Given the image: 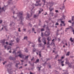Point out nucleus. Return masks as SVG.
I'll return each mask as SVG.
<instances>
[{"instance_id":"9b49d317","label":"nucleus","mask_w":74,"mask_h":74,"mask_svg":"<svg viewBox=\"0 0 74 74\" xmlns=\"http://www.w3.org/2000/svg\"><path fill=\"white\" fill-rule=\"evenodd\" d=\"M42 41L44 43V45L47 44V43L46 42V40H45V39H43Z\"/></svg>"},{"instance_id":"c9c22d12","label":"nucleus","mask_w":74,"mask_h":74,"mask_svg":"<svg viewBox=\"0 0 74 74\" xmlns=\"http://www.w3.org/2000/svg\"><path fill=\"white\" fill-rule=\"evenodd\" d=\"M10 48H11V47L9 46L8 47V51L9 49H10Z\"/></svg>"},{"instance_id":"c03bdc74","label":"nucleus","mask_w":74,"mask_h":74,"mask_svg":"<svg viewBox=\"0 0 74 74\" xmlns=\"http://www.w3.org/2000/svg\"><path fill=\"white\" fill-rule=\"evenodd\" d=\"M55 12H58V10H55Z\"/></svg>"},{"instance_id":"7ed1b4c3","label":"nucleus","mask_w":74,"mask_h":74,"mask_svg":"<svg viewBox=\"0 0 74 74\" xmlns=\"http://www.w3.org/2000/svg\"><path fill=\"white\" fill-rule=\"evenodd\" d=\"M50 34L51 33H50V32L46 31L45 33V36L47 37V36H49Z\"/></svg>"},{"instance_id":"4468645a","label":"nucleus","mask_w":74,"mask_h":74,"mask_svg":"<svg viewBox=\"0 0 74 74\" xmlns=\"http://www.w3.org/2000/svg\"><path fill=\"white\" fill-rule=\"evenodd\" d=\"M53 2H51V3H49V6H50V7H51V6H52V5H53Z\"/></svg>"},{"instance_id":"f03ea898","label":"nucleus","mask_w":74,"mask_h":74,"mask_svg":"<svg viewBox=\"0 0 74 74\" xmlns=\"http://www.w3.org/2000/svg\"><path fill=\"white\" fill-rule=\"evenodd\" d=\"M40 0L36 1V3L35 5V6H38V5H39V6H41V5L42 4H40Z\"/></svg>"},{"instance_id":"4be33fe9","label":"nucleus","mask_w":74,"mask_h":74,"mask_svg":"<svg viewBox=\"0 0 74 74\" xmlns=\"http://www.w3.org/2000/svg\"><path fill=\"white\" fill-rule=\"evenodd\" d=\"M19 64V62H18V63H16V65H15V67H17V68H18V64Z\"/></svg>"},{"instance_id":"393cba45","label":"nucleus","mask_w":74,"mask_h":74,"mask_svg":"<svg viewBox=\"0 0 74 74\" xmlns=\"http://www.w3.org/2000/svg\"><path fill=\"white\" fill-rule=\"evenodd\" d=\"M32 46L34 48V47H35V44H33V43L32 42Z\"/></svg>"},{"instance_id":"9d476101","label":"nucleus","mask_w":74,"mask_h":74,"mask_svg":"<svg viewBox=\"0 0 74 74\" xmlns=\"http://www.w3.org/2000/svg\"><path fill=\"white\" fill-rule=\"evenodd\" d=\"M30 16L29 15V14L27 13V15L26 19H29V18H30Z\"/></svg>"},{"instance_id":"8fccbe9b","label":"nucleus","mask_w":74,"mask_h":74,"mask_svg":"<svg viewBox=\"0 0 74 74\" xmlns=\"http://www.w3.org/2000/svg\"><path fill=\"white\" fill-rule=\"evenodd\" d=\"M59 56V55H57V56H56L55 58H57V57H58Z\"/></svg>"},{"instance_id":"4c0bfd02","label":"nucleus","mask_w":74,"mask_h":74,"mask_svg":"<svg viewBox=\"0 0 74 74\" xmlns=\"http://www.w3.org/2000/svg\"><path fill=\"white\" fill-rule=\"evenodd\" d=\"M29 25L31 27H32V24H30V23H29Z\"/></svg>"},{"instance_id":"aec40b11","label":"nucleus","mask_w":74,"mask_h":74,"mask_svg":"<svg viewBox=\"0 0 74 74\" xmlns=\"http://www.w3.org/2000/svg\"><path fill=\"white\" fill-rule=\"evenodd\" d=\"M39 62V59H38L36 60V61L35 62V63H36V64L37 63H38Z\"/></svg>"},{"instance_id":"69168bd1","label":"nucleus","mask_w":74,"mask_h":74,"mask_svg":"<svg viewBox=\"0 0 74 74\" xmlns=\"http://www.w3.org/2000/svg\"><path fill=\"white\" fill-rule=\"evenodd\" d=\"M21 62H23L24 61L23 60H21Z\"/></svg>"},{"instance_id":"4d7b16f0","label":"nucleus","mask_w":74,"mask_h":74,"mask_svg":"<svg viewBox=\"0 0 74 74\" xmlns=\"http://www.w3.org/2000/svg\"><path fill=\"white\" fill-rule=\"evenodd\" d=\"M72 32H73V34H74V29H73V30H72Z\"/></svg>"},{"instance_id":"052dcab7","label":"nucleus","mask_w":74,"mask_h":74,"mask_svg":"<svg viewBox=\"0 0 74 74\" xmlns=\"http://www.w3.org/2000/svg\"><path fill=\"white\" fill-rule=\"evenodd\" d=\"M64 63V61H62L61 62V63Z\"/></svg>"},{"instance_id":"e433bc0d","label":"nucleus","mask_w":74,"mask_h":74,"mask_svg":"<svg viewBox=\"0 0 74 74\" xmlns=\"http://www.w3.org/2000/svg\"><path fill=\"white\" fill-rule=\"evenodd\" d=\"M61 23H62V24H64V21H61Z\"/></svg>"},{"instance_id":"5701e85b","label":"nucleus","mask_w":74,"mask_h":74,"mask_svg":"<svg viewBox=\"0 0 74 74\" xmlns=\"http://www.w3.org/2000/svg\"><path fill=\"white\" fill-rule=\"evenodd\" d=\"M4 28L5 29V31H7V26H4Z\"/></svg>"},{"instance_id":"2eb2a0df","label":"nucleus","mask_w":74,"mask_h":74,"mask_svg":"<svg viewBox=\"0 0 74 74\" xmlns=\"http://www.w3.org/2000/svg\"><path fill=\"white\" fill-rule=\"evenodd\" d=\"M40 38H41L40 37H39L38 38V41L39 42H41V40H40Z\"/></svg>"},{"instance_id":"bf43d9fd","label":"nucleus","mask_w":74,"mask_h":74,"mask_svg":"<svg viewBox=\"0 0 74 74\" xmlns=\"http://www.w3.org/2000/svg\"><path fill=\"white\" fill-rule=\"evenodd\" d=\"M7 47V45H5L4 46V47L5 49H6V47Z\"/></svg>"},{"instance_id":"864d4df0","label":"nucleus","mask_w":74,"mask_h":74,"mask_svg":"<svg viewBox=\"0 0 74 74\" xmlns=\"http://www.w3.org/2000/svg\"><path fill=\"white\" fill-rule=\"evenodd\" d=\"M6 62V61H5L4 62H3V64H5V63Z\"/></svg>"},{"instance_id":"49530a36","label":"nucleus","mask_w":74,"mask_h":74,"mask_svg":"<svg viewBox=\"0 0 74 74\" xmlns=\"http://www.w3.org/2000/svg\"><path fill=\"white\" fill-rule=\"evenodd\" d=\"M69 27H71V29H72V30H73V28L72 27H71V26H70Z\"/></svg>"},{"instance_id":"20e7f679","label":"nucleus","mask_w":74,"mask_h":74,"mask_svg":"<svg viewBox=\"0 0 74 74\" xmlns=\"http://www.w3.org/2000/svg\"><path fill=\"white\" fill-rule=\"evenodd\" d=\"M50 10V15H51L52 16H53V13L52 12H51V11L53 10V8H52L51 9H50V8H49Z\"/></svg>"},{"instance_id":"a211bd4d","label":"nucleus","mask_w":74,"mask_h":74,"mask_svg":"<svg viewBox=\"0 0 74 74\" xmlns=\"http://www.w3.org/2000/svg\"><path fill=\"white\" fill-rule=\"evenodd\" d=\"M51 40V37H47V40L48 41H50V40Z\"/></svg>"},{"instance_id":"338daca9","label":"nucleus","mask_w":74,"mask_h":74,"mask_svg":"<svg viewBox=\"0 0 74 74\" xmlns=\"http://www.w3.org/2000/svg\"><path fill=\"white\" fill-rule=\"evenodd\" d=\"M5 44H8V42H6Z\"/></svg>"},{"instance_id":"a18cd8bd","label":"nucleus","mask_w":74,"mask_h":74,"mask_svg":"<svg viewBox=\"0 0 74 74\" xmlns=\"http://www.w3.org/2000/svg\"><path fill=\"white\" fill-rule=\"evenodd\" d=\"M61 65L62 66H64V64H63V63H62L61 64Z\"/></svg>"},{"instance_id":"7c9ffc66","label":"nucleus","mask_w":74,"mask_h":74,"mask_svg":"<svg viewBox=\"0 0 74 74\" xmlns=\"http://www.w3.org/2000/svg\"><path fill=\"white\" fill-rule=\"evenodd\" d=\"M74 16H72L71 20H72V21H74Z\"/></svg>"},{"instance_id":"680f3d73","label":"nucleus","mask_w":74,"mask_h":74,"mask_svg":"<svg viewBox=\"0 0 74 74\" xmlns=\"http://www.w3.org/2000/svg\"><path fill=\"white\" fill-rule=\"evenodd\" d=\"M68 22H70V23H71V21H68Z\"/></svg>"},{"instance_id":"2f4dec72","label":"nucleus","mask_w":74,"mask_h":74,"mask_svg":"<svg viewBox=\"0 0 74 74\" xmlns=\"http://www.w3.org/2000/svg\"><path fill=\"white\" fill-rule=\"evenodd\" d=\"M16 40L17 42H19V38H16Z\"/></svg>"},{"instance_id":"de8ad7c7","label":"nucleus","mask_w":74,"mask_h":74,"mask_svg":"<svg viewBox=\"0 0 74 74\" xmlns=\"http://www.w3.org/2000/svg\"><path fill=\"white\" fill-rule=\"evenodd\" d=\"M55 25H59V23H57Z\"/></svg>"},{"instance_id":"603ef678","label":"nucleus","mask_w":74,"mask_h":74,"mask_svg":"<svg viewBox=\"0 0 74 74\" xmlns=\"http://www.w3.org/2000/svg\"><path fill=\"white\" fill-rule=\"evenodd\" d=\"M69 29H70V28H66V30H69Z\"/></svg>"},{"instance_id":"39448f33","label":"nucleus","mask_w":74,"mask_h":74,"mask_svg":"<svg viewBox=\"0 0 74 74\" xmlns=\"http://www.w3.org/2000/svg\"><path fill=\"white\" fill-rule=\"evenodd\" d=\"M32 5H31L30 6V7L29 8L30 9L31 11L34 8V4L32 3Z\"/></svg>"},{"instance_id":"0eeeda50","label":"nucleus","mask_w":74,"mask_h":74,"mask_svg":"<svg viewBox=\"0 0 74 74\" xmlns=\"http://www.w3.org/2000/svg\"><path fill=\"white\" fill-rule=\"evenodd\" d=\"M18 56H19L20 58H21L23 59V57H24V56L22 55V54H19Z\"/></svg>"},{"instance_id":"bb28decb","label":"nucleus","mask_w":74,"mask_h":74,"mask_svg":"<svg viewBox=\"0 0 74 74\" xmlns=\"http://www.w3.org/2000/svg\"><path fill=\"white\" fill-rule=\"evenodd\" d=\"M72 38H70V40L71 41V42H73L74 41V39L72 40Z\"/></svg>"},{"instance_id":"c756f323","label":"nucleus","mask_w":74,"mask_h":74,"mask_svg":"<svg viewBox=\"0 0 74 74\" xmlns=\"http://www.w3.org/2000/svg\"><path fill=\"white\" fill-rule=\"evenodd\" d=\"M28 57H29V56H28L25 57V60H27V59H28Z\"/></svg>"},{"instance_id":"79ce46f5","label":"nucleus","mask_w":74,"mask_h":74,"mask_svg":"<svg viewBox=\"0 0 74 74\" xmlns=\"http://www.w3.org/2000/svg\"><path fill=\"white\" fill-rule=\"evenodd\" d=\"M41 45H42V44H40L39 45V47H41Z\"/></svg>"},{"instance_id":"f704fd0d","label":"nucleus","mask_w":74,"mask_h":74,"mask_svg":"<svg viewBox=\"0 0 74 74\" xmlns=\"http://www.w3.org/2000/svg\"><path fill=\"white\" fill-rule=\"evenodd\" d=\"M13 53L16 54V53L15 52V51L14 50L13 52Z\"/></svg>"},{"instance_id":"13d9d810","label":"nucleus","mask_w":74,"mask_h":74,"mask_svg":"<svg viewBox=\"0 0 74 74\" xmlns=\"http://www.w3.org/2000/svg\"><path fill=\"white\" fill-rule=\"evenodd\" d=\"M23 30L24 32H25V31L26 30V29H23Z\"/></svg>"},{"instance_id":"cd10ccee","label":"nucleus","mask_w":74,"mask_h":74,"mask_svg":"<svg viewBox=\"0 0 74 74\" xmlns=\"http://www.w3.org/2000/svg\"><path fill=\"white\" fill-rule=\"evenodd\" d=\"M25 52H28V50H27V48H25Z\"/></svg>"},{"instance_id":"09e8293b","label":"nucleus","mask_w":74,"mask_h":74,"mask_svg":"<svg viewBox=\"0 0 74 74\" xmlns=\"http://www.w3.org/2000/svg\"><path fill=\"white\" fill-rule=\"evenodd\" d=\"M58 60L59 62H61V61H62V59H60V60Z\"/></svg>"},{"instance_id":"a878e982","label":"nucleus","mask_w":74,"mask_h":74,"mask_svg":"<svg viewBox=\"0 0 74 74\" xmlns=\"http://www.w3.org/2000/svg\"><path fill=\"white\" fill-rule=\"evenodd\" d=\"M38 16V15H34V18H36V17H37V16Z\"/></svg>"},{"instance_id":"1a4fd4ad","label":"nucleus","mask_w":74,"mask_h":74,"mask_svg":"<svg viewBox=\"0 0 74 74\" xmlns=\"http://www.w3.org/2000/svg\"><path fill=\"white\" fill-rule=\"evenodd\" d=\"M62 18H61L60 19H58V21H60L61 22V21H62V20H63V19H64V16H62Z\"/></svg>"},{"instance_id":"3c124183","label":"nucleus","mask_w":74,"mask_h":74,"mask_svg":"<svg viewBox=\"0 0 74 74\" xmlns=\"http://www.w3.org/2000/svg\"><path fill=\"white\" fill-rule=\"evenodd\" d=\"M2 21L1 20H0V24L1 23H2Z\"/></svg>"},{"instance_id":"774afa93","label":"nucleus","mask_w":74,"mask_h":74,"mask_svg":"<svg viewBox=\"0 0 74 74\" xmlns=\"http://www.w3.org/2000/svg\"><path fill=\"white\" fill-rule=\"evenodd\" d=\"M30 74H33L31 72H30Z\"/></svg>"},{"instance_id":"c85d7f7f","label":"nucleus","mask_w":74,"mask_h":74,"mask_svg":"<svg viewBox=\"0 0 74 74\" xmlns=\"http://www.w3.org/2000/svg\"><path fill=\"white\" fill-rule=\"evenodd\" d=\"M45 30V29H44V28H42L40 30V31L41 32H43V31H44Z\"/></svg>"},{"instance_id":"f8f14e48","label":"nucleus","mask_w":74,"mask_h":74,"mask_svg":"<svg viewBox=\"0 0 74 74\" xmlns=\"http://www.w3.org/2000/svg\"><path fill=\"white\" fill-rule=\"evenodd\" d=\"M9 59H10V60H15V58L12 57H10Z\"/></svg>"},{"instance_id":"6e6552de","label":"nucleus","mask_w":74,"mask_h":74,"mask_svg":"<svg viewBox=\"0 0 74 74\" xmlns=\"http://www.w3.org/2000/svg\"><path fill=\"white\" fill-rule=\"evenodd\" d=\"M66 62H65V64H68V65H69V64H70V63H69V62L67 60V58L66 59Z\"/></svg>"},{"instance_id":"5fc2aeb1","label":"nucleus","mask_w":74,"mask_h":74,"mask_svg":"<svg viewBox=\"0 0 74 74\" xmlns=\"http://www.w3.org/2000/svg\"><path fill=\"white\" fill-rule=\"evenodd\" d=\"M47 63L46 62H45L44 64H43V65H44L45 64H46Z\"/></svg>"},{"instance_id":"58836bf2","label":"nucleus","mask_w":74,"mask_h":74,"mask_svg":"<svg viewBox=\"0 0 74 74\" xmlns=\"http://www.w3.org/2000/svg\"><path fill=\"white\" fill-rule=\"evenodd\" d=\"M35 51H36V49L34 48L33 49V51L34 52H35Z\"/></svg>"},{"instance_id":"423d86ee","label":"nucleus","mask_w":74,"mask_h":74,"mask_svg":"<svg viewBox=\"0 0 74 74\" xmlns=\"http://www.w3.org/2000/svg\"><path fill=\"white\" fill-rule=\"evenodd\" d=\"M6 8H7V6H5L2 8V10L5 12V10H6Z\"/></svg>"},{"instance_id":"e2e57ef3","label":"nucleus","mask_w":74,"mask_h":74,"mask_svg":"<svg viewBox=\"0 0 74 74\" xmlns=\"http://www.w3.org/2000/svg\"><path fill=\"white\" fill-rule=\"evenodd\" d=\"M32 30V31H34V28H33Z\"/></svg>"},{"instance_id":"b1692460","label":"nucleus","mask_w":74,"mask_h":74,"mask_svg":"<svg viewBox=\"0 0 74 74\" xmlns=\"http://www.w3.org/2000/svg\"><path fill=\"white\" fill-rule=\"evenodd\" d=\"M2 42L3 43V44H4V43H5V40H2Z\"/></svg>"},{"instance_id":"72a5a7b5","label":"nucleus","mask_w":74,"mask_h":74,"mask_svg":"<svg viewBox=\"0 0 74 74\" xmlns=\"http://www.w3.org/2000/svg\"><path fill=\"white\" fill-rule=\"evenodd\" d=\"M37 68H38V69L39 70H40V69L41 68V66H40V67H37Z\"/></svg>"},{"instance_id":"a19ab883","label":"nucleus","mask_w":74,"mask_h":74,"mask_svg":"<svg viewBox=\"0 0 74 74\" xmlns=\"http://www.w3.org/2000/svg\"><path fill=\"white\" fill-rule=\"evenodd\" d=\"M41 37H43V33H42V32L41 33Z\"/></svg>"},{"instance_id":"0e129e2a","label":"nucleus","mask_w":74,"mask_h":74,"mask_svg":"<svg viewBox=\"0 0 74 74\" xmlns=\"http://www.w3.org/2000/svg\"><path fill=\"white\" fill-rule=\"evenodd\" d=\"M58 40H59V41H60V40H61V39H60L59 38Z\"/></svg>"},{"instance_id":"dca6fc26","label":"nucleus","mask_w":74,"mask_h":74,"mask_svg":"<svg viewBox=\"0 0 74 74\" xmlns=\"http://www.w3.org/2000/svg\"><path fill=\"white\" fill-rule=\"evenodd\" d=\"M14 25H15V23H11L10 24V26H14Z\"/></svg>"},{"instance_id":"6ab92c4d","label":"nucleus","mask_w":74,"mask_h":74,"mask_svg":"<svg viewBox=\"0 0 74 74\" xmlns=\"http://www.w3.org/2000/svg\"><path fill=\"white\" fill-rule=\"evenodd\" d=\"M70 52L68 51L66 54V56H69V55H70Z\"/></svg>"},{"instance_id":"37998d69","label":"nucleus","mask_w":74,"mask_h":74,"mask_svg":"<svg viewBox=\"0 0 74 74\" xmlns=\"http://www.w3.org/2000/svg\"><path fill=\"white\" fill-rule=\"evenodd\" d=\"M20 28H19L18 29V32H21V30H20Z\"/></svg>"},{"instance_id":"ddd939ff","label":"nucleus","mask_w":74,"mask_h":74,"mask_svg":"<svg viewBox=\"0 0 74 74\" xmlns=\"http://www.w3.org/2000/svg\"><path fill=\"white\" fill-rule=\"evenodd\" d=\"M6 67H9L10 69L11 68V64H8V65H6Z\"/></svg>"},{"instance_id":"f3484780","label":"nucleus","mask_w":74,"mask_h":74,"mask_svg":"<svg viewBox=\"0 0 74 74\" xmlns=\"http://www.w3.org/2000/svg\"><path fill=\"white\" fill-rule=\"evenodd\" d=\"M8 73H9V74H12V73H11V69H8Z\"/></svg>"},{"instance_id":"f257e3e1","label":"nucleus","mask_w":74,"mask_h":74,"mask_svg":"<svg viewBox=\"0 0 74 74\" xmlns=\"http://www.w3.org/2000/svg\"><path fill=\"white\" fill-rule=\"evenodd\" d=\"M23 12H19L17 14V16L19 18V20L20 21L21 23L22 22V20L23 19V17H22Z\"/></svg>"},{"instance_id":"6e6d98bb","label":"nucleus","mask_w":74,"mask_h":74,"mask_svg":"<svg viewBox=\"0 0 74 74\" xmlns=\"http://www.w3.org/2000/svg\"><path fill=\"white\" fill-rule=\"evenodd\" d=\"M21 68H22V66H21L20 67H19V69H21Z\"/></svg>"},{"instance_id":"412c9836","label":"nucleus","mask_w":74,"mask_h":74,"mask_svg":"<svg viewBox=\"0 0 74 74\" xmlns=\"http://www.w3.org/2000/svg\"><path fill=\"white\" fill-rule=\"evenodd\" d=\"M64 8V6H62L61 8H60V9L61 10H63Z\"/></svg>"},{"instance_id":"ea45409f","label":"nucleus","mask_w":74,"mask_h":74,"mask_svg":"<svg viewBox=\"0 0 74 74\" xmlns=\"http://www.w3.org/2000/svg\"><path fill=\"white\" fill-rule=\"evenodd\" d=\"M41 11L40 10L39 11V13L38 14V15H39V14H41Z\"/></svg>"},{"instance_id":"473e14b6","label":"nucleus","mask_w":74,"mask_h":74,"mask_svg":"<svg viewBox=\"0 0 74 74\" xmlns=\"http://www.w3.org/2000/svg\"><path fill=\"white\" fill-rule=\"evenodd\" d=\"M27 36L25 37L24 38V40H27Z\"/></svg>"}]
</instances>
